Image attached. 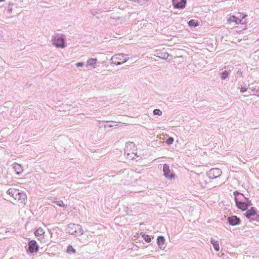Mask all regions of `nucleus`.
Masks as SVG:
<instances>
[{
  "label": "nucleus",
  "instance_id": "f257e3e1",
  "mask_svg": "<svg viewBox=\"0 0 259 259\" xmlns=\"http://www.w3.org/2000/svg\"><path fill=\"white\" fill-rule=\"evenodd\" d=\"M7 194L12 200H10V202L14 204L17 203H19V205L24 206L27 201V196L26 193L19 192L16 189L10 188L7 191Z\"/></svg>",
  "mask_w": 259,
  "mask_h": 259
},
{
  "label": "nucleus",
  "instance_id": "f03ea898",
  "mask_svg": "<svg viewBox=\"0 0 259 259\" xmlns=\"http://www.w3.org/2000/svg\"><path fill=\"white\" fill-rule=\"evenodd\" d=\"M66 232L75 236H81L84 233L83 230L80 225L73 223L68 224L66 228Z\"/></svg>",
  "mask_w": 259,
  "mask_h": 259
},
{
  "label": "nucleus",
  "instance_id": "7ed1b4c3",
  "mask_svg": "<svg viewBox=\"0 0 259 259\" xmlns=\"http://www.w3.org/2000/svg\"><path fill=\"white\" fill-rule=\"evenodd\" d=\"M65 36L63 34H54L52 36V44L56 48L61 49L64 48L66 47L65 45Z\"/></svg>",
  "mask_w": 259,
  "mask_h": 259
},
{
  "label": "nucleus",
  "instance_id": "20e7f679",
  "mask_svg": "<svg viewBox=\"0 0 259 259\" xmlns=\"http://www.w3.org/2000/svg\"><path fill=\"white\" fill-rule=\"evenodd\" d=\"M245 216L250 221H255L257 219L258 215H257V210L254 207L246 211L244 214Z\"/></svg>",
  "mask_w": 259,
  "mask_h": 259
},
{
  "label": "nucleus",
  "instance_id": "39448f33",
  "mask_svg": "<svg viewBox=\"0 0 259 259\" xmlns=\"http://www.w3.org/2000/svg\"><path fill=\"white\" fill-rule=\"evenodd\" d=\"M114 65H117L125 63L128 60V57L127 55L118 54L114 55Z\"/></svg>",
  "mask_w": 259,
  "mask_h": 259
},
{
  "label": "nucleus",
  "instance_id": "423d86ee",
  "mask_svg": "<svg viewBox=\"0 0 259 259\" xmlns=\"http://www.w3.org/2000/svg\"><path fill=\"white\" fill-rule=\"evenodd\" d=\"M221 174V170L220 168H215L209 170L207 173V176L210 179H213L220 176Z\"/></svg>",
  "mask_w": 259,
  "mask_h": 259
},
{
  "label": "nucleus",
  "instance_id": "0eeeda50",
  "mask_svg": "<svg viewBox=\"0 0 259 259\" xmlns=\"http://www.w3.org/2000/svg\"><path fill=\"white\" fill-rule=\"evenodd\" d=\"M163 175L164 177L169 179L174 178V174L169 169V166L167 164H164L163 166Z\"/></svg>",
  "mask_w": 259,
  "mask_h": 259
},
{
  "label": "nucleus",
  "instance_id": "6e6552de",
  "mask_svg": "<svg viewBox=\"0 0 259 259\" xmlns=\"http://www.w3.org/2000/svg\"><path fill=\"white\" fill-rule=\"evenodd\" d=\"M136 146L134 142H127L125 144V147L124 149V154L126 153L127 155H130V152L133 153L135 150Z\"/></svg>",
  "mask_w": 259,
  "mask_h": 259
},
{
  "label": "nucleus",
  "instance_id": "1a4fd4ad",
  "mask_svg": "<svg viewBox=\"0 0 259 259\" xmlns=\"http://www.w3.org/2000/svg\"><path fill=\"white\" fill-rule=\"evenodd\" d=\"M236 205L239 209H241L242 210H245L248 208V207L249 206L252 205V204L250 202V200L248 199L245 200V201H244L236 203Z\"/></svg>",
  "mask_w": 259,
  "mask_h": 259
},
{
  "label": "nucleus",
  "instance_id": "9d476101",
  "mask_svg": "<svg viewBox=\"0 0 259 259\" xmlns=\"http://www.w3.org/2000/svg\"><path fill=\"white\" fill-rule=\"evenodd\" d=\"M233 195L235 197V203H238L248 200V198L245 197L244 195L237 191L234 192Z\"/></svg>",
  "mask_w": 259,
  "mask_h": 259
},
{
  "label": "nucleus",
  "instance_id": "9b49d317",
  "mask_svg": "<svg viewBox=\"0 0 259 259\" xmlns=\"http://www.w3.org/2000/svg\"><path fill=\"white\" fill-rule=\"evenodd\" d=\"M187 0H172V5L176 9H184L186 7Z\"/></svg>",
  "mask_w": 259,
  "mask_h": 259
},
{
  "label": "nucleus",
  "instance_id": "f8f14e48",
  "mask_svg": "<svg viewBox=\"0 0 259 259\" xmlns=\"http://www.w3.org/2000/svg\"><path fill=\"white\" fill-rule=\"evenodd\" d=\"M227 220L229 224L233 226L239 225L241 223L240 219L236 215L228 217Z\"/></svg>",
  "mask_w": 259,
  "mask_h": 259
},
{
  "label": "nucleus",
  "instance_id": "ddd939ff",
  "mask_svg": "<svg viewBox=\"0 0 259 259\" xmlns=\"http://www.w3.org/2000/svg\"><path fill=\"white\" fill-rule=\"evenodd\" d=\"M28 250L30 252L33 253L34 252H36L37 251L38 246L37 245V243L35 241H30L28 244Z\"/></svg>",
  "mask_w": 259,
  "mask_h": 259
},
{
  "label": "nucleus",
  "instance_id": "4468645a",
  "mask_svg": "<svg viewBox=\"0 0 259 259\" xmlns=\"http://www.w3.org/2000/svg\"><path fill=\"white\" fill-rule=\"evenodd\" d=\"M157 243L160 249L164 250L165 249V239L163 236H159L157 237Z\"/></svg>",
  "mask_w": 259,
  "mask_h": 259
},
{
  "label": "nucleus",
  "instance_id": "2eb2a0df",
  "mask_svg": "<svg viewBox=\"0 0 259 259\" xmlns=\"http://www.w3.org/2000/svg\"><path fill=\"white\" fill-rule=\"evenodd\" d=\"M12 167L14 170L15 171L16 174L18 175L21 174L23 171V169L21 165L17 163H13L12 165Z\"/></svg>",
  "mask_w": 259,
  "mask_h": 259
},
{
  "label": "nucleus",
  "instance_id": "dca6fc26",
  "mask_svg": "<svg viewBox=\"0 0 259 259\" xmlns=\"http://www.w3.org/2000/svg\"><path fill=\"white\" fill-rule=\"evenodd\" d=\"M97 60L95 58H91L87 60L86 66H91L93 68H96Z\"/></svg>",
  "mask_w": 259,
  "mask_h": 259
},
{
  "label": "nucleus",
  "instance_id": "f3484780",
  "mask_svg": "<svg viewBox=\"0 0 259 259\" xmlns=\"http://www.w3.org/2000/svg\"><path fill=\"white\" fill-rule=\"evenodd\" d=\"M229 23L234 22L236 24H241V20L235 16H231L228 19Z\"/></svg>",
  "mask_w": 259,
  "mask_h": 259
},
{
  "label": "nucleus",
  "instance_id": "a211bd4d",
  "mask_svg": "<svg viewBox=\"0 0 259 259\" xmlns=\"http://www.w3.org/2000/svg\"><path fill=\"white\" fill-rule=\"evenodd\" d=\"M210 243L212 244L214 250L217 251L220 250V246L217 240H215L213 238L210 239Z\"/></svg>",
  "mask_w": 259,
  "mask_h": 259
},
{
  "label": "nucleus",
  "instance_id": "6ab92c4d",
  "mask_svg": "<svg viewBox=\"0 0 259 259\" xmlns=\"http://www.w3.org/2000/svg\"><path fill=\"white\" fill-rule=\"evenodd\" d=\"M45 233V231L41 228H38L34 232V234L36 237H41Z\"/></svg>",
  "mask_w": 259,
  "mask_h": 259
},
{
  "label": "nucleus",
  "instance_id": "aec40b11",
  "mask_svg": "<svg viewBox=\"0 0 259 259\" xmlns=\"http://www.w3.org/2000/svg\"><path fill=\"white\" fill-rule=\"evenodd\" d=\"M157 54L156 56L157 57L162 59H167L169 56V54L167 52L158 53Z\"/></svg>",
  "mask_w": 259,
  "mask_h": 259
},
{
  "label": "nucleus",
  "instance_id": "412c9836",
  "mask_svg": "<svg viewBox=\"0 0 259 259\" xmlns=\"http://www.w3.org/2000/svg\"><path fill=\"white\" fill-rule=\"evenodd\" d=\"M140 235H141V236L142 237V238L145 240V241L147 242V243H149L151 242V237L148 235H146L145 233L144 232H141L140 233Z\"/></svg>",
  "mask_w": 259,
  "mask_h": 259
},
{
  "label": "nucleus",
  "instance_id": "4be33fe9",
  "mask_svg": "<svg viewBox=\"0 0 259 259\" xmlns=\"http://www.w3.org/2000/svg\"><path fill=\"white\" fill-rule=\"evenodd\" d=\"M229 75V72L227 70H225L221 73V78L222 80H225L228 77Z\"/></svg>",
  "mask_w": 259,
  "mask_h": 259
},
{
  "label": "nucleus",
  "instance_id": "5701e85b",
  "mask_svg": "<svg viewBox=\"0 0 259 259\" xmlns=\"http://www.w3.org/2000/svg\"><path fill=\"white\" fill-rule=\"evenodd\" d=\"M53 202L55 203L57 205H58L59 206L63 207H66V205L64 203L63 201L61 200H56L53 201Z\"/></svg>",
  "mask_w": 259,
  "mask_h": 259
},
{
  "label": "nucleus",
  "instance_id": "b1692460",
  "mask_svg": "<svg viewBox=\"0 0 259 259\" xmlns=\"http://www.w3.org/2000/svg\"><path fill=\"white\" fill-rule=\"evenodd\" d=\"M66 252L68 253H75L76 251L73 248V247L69 245L68 247H67V250H66Z\"/></svg>",
  "mask_w": 259,
  "mask_h": 259
},
{
  "label": "nucleus",
  "instance_id": "393cba45",
  "mask_svg": "<svg viewBox=\"0 0 259 259\" xmlns=\"http://www.w3.org/2000/svg\"><path fill=\"white\" fill-rule=\"evenodd\" d=\"M112 126H113V122L112 121L104 122V127L105 128H107L108 127H111Z\"/></svg>",
  "mask_w": 259,
  "mask_h": 259
},
{
  "label": "nucleus",
  "instance_id": "a878e982",
  "mask_svg": "<svg viewBox=\"0 0 259 259\" xmlns=\"http://www.w3.org/2000/svg\"><path fill=\"white\" fill-rule=\"evenodd\" d=\"M188 24L190 26H196L198 25L197 23L194 20H191L188 22Z\"/></svg>",
  "mask_w": 259,
  "mask_h": 259
},
{
  "label": "nucleus",
  "instance_id": "bb28decb",
  "mask_svg": "<svg viewBox=\"0 0 259 259\" xmlns=\"http://www.w3.org/2000/svg\"><path fill=\"white\" fill-rule=\"evenodd\" d=\"M162 113V111L158 109H155L153 111V114L155 115H161Z\"/></svg>",
  "mask_w": 259,
  "mask_h": 259
},
{
  "label": "nucleus",
  "instance_id": "cd10ccee",
  "mask_svg": "<svg viewBox=\"0 0 259 259\" xmlns=\"http://www.w3.org/2000/svg\"><path fill=\"white\" fill-rule=\"evenodd\" d=\"M173 142L174 139L172 137L168 138L166 141V143L169 145L172 144Z\"/></svg>",
  "mask_w": 259,
  "mask_h": 259
},
{
  "label": "nucleus",
  "instance_id": "c85d7f7f",
  "mask_svg": "<svg viewBox=\"0 0 259 259\" xmlns=\"http://www.w3.org/2000/svg\"><path fill=\"white\" fill-rule=\"evenodd\" d=\"M252 91L253 92V93H255L254 95L255 96H256L257 97H259V94H257L259 92V90L258 89H253L252 90Z\"/></svg>",
  "mask_w": 259,
  "mask_h": 259
},
{
  "label": "nucleus",
  "instance_id": "c756f323",
  "mask_svg": "<svg viewBox=\"0 0 259 259\" xmlns=\"http://www.w3.org/2000/svg\"><path fill=\"white\" fill-rule=\"evenodd\" d=\"M247 90V88L245 87H241V88L240 89V92L241 93H244L246 92Z\"/></svg>",
  "mask_w": 259,
  "mask_h": 259
},
{
  "label": "nucleus",
  "instance_id": "7c9ffc66",
  "mask_svg": "<svg viewBox=\"0 0 259 259\" xmlns=\"http://www.w3.org/2000/svg\"><path fill=\"white\" fill-rule=\"evenodd\" d=\"M76 67H82L83 65V63L78 62L75 64Z\"/></svg>",
  "mask_w": 259,
  "mask_h": 259
},
{
  "label": "nucleus",
  "instance_id": "2f4dec72",
  "mask_svg": "<svg viewBox=\"0 0 259 259\" xmlns=\"http://www.w3.org/2000/svg\"><path fill=\"white\" fill-rule=\"evenodd\" d=\"M47 199L49 200H51V201L53 202V201H55V200H57L56 198H53V197H48L47 198Z\"/></svg>",
  "mask_w": 259,
  "mask_h": 259
},
{
  "label": "nucleus",
  "instance_id": "473e14b6",
  "mask_svg": "<svg viewBox=\"0 0 259 259\" xmlns=\"http://www.w3.org/2000/svg\"><path fill=\"white\" fill-rule=\"evenodd\" d=\"M125 211L126 212V214H130V213L132 211L131 210H130L128 209V207H125Z\"/></svg>",
  "mask_w": 259,
  "mask_h": 259
},
{
  "label": "nucleus",
  "instance_id": "72a5a7b5",
  "mask_svg": "<svg viewBox=\"0 0 259 259\" xmlns=\"http://www.w3.org/2000/svg\"><path fill=\"white\" fill-rule=\"evenodd\" d=\"M12 11H13V8L12 7H9L8 8V12L9 14H11L12 13Z\"/></svg>",
  "mask_w": 259,
  "mask_h": 259
},
{
  "label": "nucleus",
  "instance_id": "f704fd0d",
  "mask_svg": "<svg viewBox=\"0 0 259 259\" xmlns=\"http://www.w3.org/2000/svg\"><path fill=\"white\" fill-rule=\"evenodd\" d=\"M8 5H9V7H10V6L12 7V6H13L14 5V4L13 3H12V2H10L9 3Z\"/></svg>",
  "mask_w": 259,
  "mask_h": 259
},
{
  "label": "nucleus",
  "instance_id": "c9c22d12",
  "mask_svg": "<svg viewBox=\"0 0 259 259\" xmlns=\"http://www.w3.org/2000/svg\"><path fill=\"white\" fill-rule=\"evenodd\" d=\"M246 16H247V15H245L244 16H243L242 17V19H243L245 18Z\"/></svg>",
  "mask_w": 259,
  "mask_h": 259
},
{
  "label": "nucleus",
  "instance_id": "e433bc0d",
  "mask_svg": "<svg viewBox=\"0 0 259 259\" xmlns=\"http://www.w3.org/2000/svg\"><path fill=\"white\" fill-rule=\"evenodd\" d=\"M6 1V0H0V2H4Z\"/></svg>",
  "mask_w": 259,
  "mask_h": 259
},
{
  "label": "nucleus",
  "instance_id": "4c0bfd02",
  "mask_svg": "<svg viewBox=\"0 0 259 259\" xmlns=\"http://www.w3.org/2000/svg\"><path fill=\"white\" fill-rule=\"evenodd\" d=\"M117 124H116V125L114 124V126H117Z\"/></svg>",
  "mask_w": 259,
  "mask_h": 259
}]
</instances>
